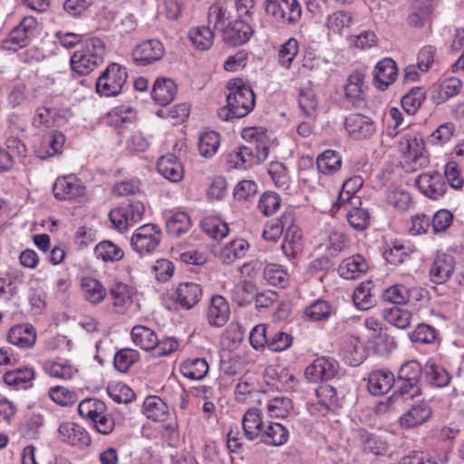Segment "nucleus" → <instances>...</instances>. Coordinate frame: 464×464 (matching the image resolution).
I'll list each match as a JSON object with an SVG mask.
<instances>
[{"label":"nucleus","instance_id":"47","mask_svg":"<svg viewBox=\"0 0 464 464\" xmlns=\"http://www.w3.org/2000/svg\"><path fill=\"white\" fill-rule=\"evenodd\" d=\"M94 254L104 262L120 261L124 256L123 250L109 240L100 242L94 248Z\"/></svg>","mask_w":464,"mask_h":464},{"label":"nucleus","instance_id":"48","mask_svg":"<svg viewBox=\"0 0 464 464\" xmlns=\"http://www.w3.org/2000/svg\"><path fill=\"white\" fill-rule=\"evenodd\" d=\"M291 222L292 212H284L275 223H271L266 226L262 233L263 238L271 242L277 241L285 231V226L291 225Z\"/></svg>","mask_w":464,"mask_h":464},{"label":"nucleus","instance_id":"43","mask_svg":"<svg viewBox=\"0 0 464 464\" xmlns=\"http://www.w3.org/2000/svg\"><path fill=\"white\" fill-rule=\"evenodd\" d=\"M131 338L136 345L146 351H153L158 343L156 334L150 328L136 325L131 330Z\"/></svg>","mask_w":464,"mask_h":464},{"label":"nucleus","instance_id":"30","mask_svg":"<svg viewBox=\"0 0 464 464\" xmlns=\"http://www.w3.org/2000/svg\"><path fill=\"white\" fill-rule=\"evenodd\" d=\"M110 295L118 313H123L132 304L133 291L124 283H114L110 288Z\"/></svg>","mask_w":464,"mask_h":464},{"label":"nucleus","instance_id":"17","mask_svg":"<svg viewBox=\"0 0 464 464\" xmlns=\"http://www.w3.org/2000/svg\"><path fill=\"white\" fill-rule=\"evenodd\" d=\"M61 440L72 446L84 447L91 443L88 432L74 422L62 423L58 429Z\"/></svg>","mask_w":464,"mask_h":464},{"label":"nucleus","instance_id":"8","mask_svg":"<svg viewBox=\"0 0 464 464\" xmlns=\"http://www.w3.org/2000/svg\"><path fill=\"white\" fill-rule=\"evenodd\" d=\"M339 371V363L332 358H317L306 367L304 371L305 377L314 382L319 381H328L334 378Z\"/></svg>","mask_w":464,"mask_h":464},{"label":"nucleus","instance_id":"4","mask_svg":"<svg viewBox=\"0 0 464 464\" xmlns=\"http://www.w3.org/2000/svg\"><path fill=\"white\" fill-rule=\"evenodd\" d=\"M266 13L277 22L295 25L302 16V7L298 0H266Z\"/></svg>","mask_w":464,"mask_h":464},{"label":"nucleus","instance_id":"61","mask_svg":"<svg viewBox=\"0 0 464 464\" xmlns=\"http://www.w3.org/2000/svg\"><path fill=\"white\" fill-rule=\"evenodd\" d=\"M315 393L319 403L328 410H334L339 406V399L336 390L329 384H322L316 390Z\"/></svg>","mask_w":464,"mask_h":464},{"label":"nucleus","instance_id":"15","mask_svg":"<svg viewBox=\"0 0 464 464\" xmlns=\"http://www.w3.org/2000/svg\"><path fill=\"white\" fill-rule=\"evenodd\" d=\"M26 147L17 138H9L5 142V147H0V172L10 170L15 160L24 157Z\"/></svg>","mask_w":464,"mask_h":464},{"label":"nucleus","instance_id":"18","mask_svg":"<svg viewBox=\"0 0 464 464\" xmlns=\"http://www.w3.org/2000/svg\"><path fill=\"white\" fill-rule=\"evenodd\" d=\"M159 173L173 183L181 181L184 178V169L174 154L161 156L157 162Z\"/></svg>","mask_w":464,"mask_h":464},{"label":"nucleus","instance_id":"50","mask_svg":"<svg viewBox=\"0 0 464 464\" xmlns=\"http://www.w3.org/2000/svg\"><path fill=\"white\" fill-rule=\"evenodd\" d=\"M106 410L105 402L95 398H86L78 405L79 414L82 418L89 419L92 421L93 419L98 418L99 415L105 413Z\"/></svg>","mask_w":464,"mask_h":464},{"label":"nucleus","instance_id":"23","mask_svg":"<svg viewBox=\"0 0 464 464\" xmlns=\"http://www.w3.org/2000/svg\"><path fill=\"white\" fill-rule=\"evenodd\" d=\"M288 430L279 422L270 421L265 425L258 440L265 445L279 447L288 440Z\"/></svg>","mask_w":464,"mask_h":464},{"label":"nucleus","instance_id":"53","mask_svg":"<svg viewBox=\"0 0 464 464\" xmlns=\"http://www.w3.org/2000/svg\"><path fill=\"white\" fill-rule=\"evenodd\" d=\"M228 163L233 164L235 168L246 169L255 163L254 148L246 145L238 148L228 156Z\"/></svg>","mask_w":464,"mask_h":464},{"label":"nucleus","instance_id":"14","mask_svg":"<svg viewBox=\"0 0 464 464\" xmlns=\"http://www.w3.org/2000/svg\"><path fill=\"white\" fill-rule=\"evenodd\" d=\"M455 258L448 254H438L430 268V280L435 284H444L455 270Z\"/></svg>","mask_w":464,"mask_h":464},{"label":"nucleus","instance_id":"24","mask_svg":"<svg viewBox=\"0 0 464 464\" xmlns=\"http://www.w3.org/2000/svg\"><path fill=\"white\" fill-rule=\"evenodd\" d=\"M398 74V68L396 63L391 58H384L380 61L375 66L374 79L377 82V87L381 90H385L396 79Z\"/></svg>","mask_w":464,"mask_h":464},{"label":"nucleus","instance_id":"64","mask_svg":"<svg viewBox=\"0 0 464 464\" xmlns=\"http://www.w3.org/2000/svg\"><path fill=\"white\" fill-rule=\"evenodd\" d=\"M347 221L356 230H364L370 224V214L367 209L354 205L347 211Z\"/></svg>","mask_w":464,"mask_h":464},{"label":"nucleus","instance_id":"34","mask_svg":"<svg viewBox=\"0 0 464 464\" xmlns=\"http://www.w3.org/2000/svg\"><path fill=\"white\" fill-rule=\"evenodd\" d=\"M44 373L59 380H71L77 370L69 362L47 360L43 362Z\"/></svg>","mask_w":464,"mask_h":464},{"label":"nucleus","instance_id":"63","mask_svg":"<svg viewBox=\"0 0 464 464\" xmlns=\"http://www.w3.org/2000/svg\"><path fill=\"white\" fill-rule=\"evenodd\" d=\"M268 174L275 185L281 189H287L290 184V177L286 167L278 161L271 162L268 168Z\"/></svg>","mask_w":464,"mask_h":464},{"label":"nucleus","instance_id":"35","mask_svg":"<svg viewBox=\"0 0 464 464\" xmlns=\"http://www.w3.org/2000/svg\"><path fill=\"white\" fill-rule=\"evenodd\" d=\"M65 142V136L58 130H53L44 137L39 150V157L47 159L58 153Z\"/></svg>","mask_w":464,"mask_h":464},{"label":"nucleus","instance_id":"29","mask_svg":"<svg viewBox=\"0 0 464 464\" xmlns=\"http://www.w3.org/2000/svg\"><path fill=\"white\" fill-rule=\"evenodd\" d=\"M345 359L351 366L360 365L366 358L362 342L356 336L346 335L343 340Z\"/></svg>","mask_w":464,"mask_h":464},{"label":"nucleus","instance_id":"27","mask_svg":"<svg viewBox=\"0 0 464 464\" xmlns=\"http://www.w3.org/2000/svg\"><path fill=\"white\" fill-rule=\"evenodd\" d=\"M368 263L362 255H354L344 259L339 266V274L345 279H355L365 274Z\"/></svg>","mask_w":464,"mask_h":464},{"label":"nucleus","instance_id":"56","mask_svg":"<svg viewBox=\"0 0 464 464\" xmlns=\"http://www.w3.org/2000/svg\"><path fill=\"white\" fill-rule=\"evenodd\" d=\"M191 226L189 216L185 212L175 213L171 218L167 221V231L170 236L179 237L186 233Z\"/></svg>","mask_w":464,"mask_h":464},{"label":"nucleus","instance_id":"60","mask_svg":"<svg viewBox=\"0 0 464 464\" xmlns=\"http://www.w3.org/2000/svg\"><path fill=\"white\" fill-rule=\"evenodd\" d=\"M385 320L400 329L407 328L411 321V314L405 309L394 306L384 312Z\"/></svg>","mask_w":464,"mask_h":464},{"label":"nucleus","instance_id":"38","mask_svg":"<svg viewBox=\"0 0 464 464\" xmlns=\"http://www.w3.org/2000/svg\"><path fill=\"white\" fill-rule=\"evenodd\" d=\"M244 139H249V145L254 148L255 163L264 162L269 153V147L266 141L258 138L256 128L245 129L242 132Z\"/></svg>","mask_w":464,"mask_h":464},{"label":"nucleus","instance_id":"28","mask_svg":"<svg viewBox=\"0 0 464 464\" xmlns=\"http://www.w3.org/2000/svg\"><path fill=\"white\" fill-rule=\"evenodd\" d=\"M431 416L430 406L424 402H419L413 405L400 419L401 425L410 429L424 423Z\"/></svg>","mask_w":464,"mask_h":464},{"label":"nucleus","instance_id":"49","mask_svg":"<svg viewBox=\"0 0 464 464\" xmlns=\"http://www.w3.org/2000/svg\"><path fill=\"white\" fill-rule=\"evenodd\" d=\"M264 279L271 285L285 287L288 285L289 276L280 265L268 264L263 271Z\"/></svg>","mask_w":464,"mask_h":464},{"label":"nucleus","instance_id":"11","mask_svg":"<svg viewBox=\"0 0 464 464\" xmlns=\"http://www.w3.org/2000/svg\"><path fill=\"white\" fill-rule=\"evenodd\" d=\"M344 127L349 135L354 140L370 138L375 132V124L372 120L360 113L347 116Z\"/></svg>","mask_w":464,"mask_h":464},{"label":"nucleus","instance_id":"26","mask_svg":"<svg viewBox=\"0 0 464 464\" xmlns=\"http://www.w3.org/2000/svg\"><path fill=\"white\" fill-rule=\"evenodd\" d=\"M285 241L281 248L285 256L293 258L301 250L302 246V233L300 228L295 225V215L293 212L291 225L285 226Z\"/></svg>","mask_w":464,"mask_h":464},{"label":"nucleus","instance_id":"51","mask_svg":"<svg viewBox=\"0 0 464 464\" xmlns=\"http://www.w3.org/2000/svg\"><path fill=\"white\" fill-rule=\"evenodd\" d=\"M317 169L324 174H332L340 169L342 159L332 150H327L317 157Z\"/></svg>","mask_w":464,"mask_h":464},{"label":"nucleus","instance_id":"46","mask_svg":"<svg viewBox=\"0 0 464 464\" xmlns=\"http://www.w3.org/2000/svg\"><path fill=\"white\" fill-rule=\"evenodd\" d=\"M188 38L197 49L205 51L212 46L214 33L209 26H198L189 30Z\"/></svg>","mask_w":464,"mask_h":464},{"label":"nucleus","instance_id":"58","mask_svg":"<svg viewBox=\"0 0 464 464\" xmlns=\"http://www.w3.org/2000/svg\"><path fill=\"white\" fill-rule=\"evenodd\" d=\"M220 139L216 131L204 132L198 141V151L205 158L214 156L219 147Z\"/></svg>","mask_w":464,"mask_h":464},{"label":"nucleus","instance_id":"19","mask_svg":"<svg viewBox=\"0 0 464 464\" xmlns=\"http://www.w3.org/2000/svg\"><path fill=\"white\" fill-rule=\"evenodd\" d=\"M7 340L19 348H31L36 341V331L29 324H16L9 330Z\"/></svg>","mask_w":464,"mask_h":464},{"label":"nucleus","instance_id":"22","mask_svg":"<svg viewBox=\"0 0 464 464\" xmlns=\"http://www.w3.org/2000/svg\"><path fill=\"white\" fill-rule=\"evenodd\" d=\"M230 308L227 301L221 295H215L211 298L208 309V321L211 326L221 327L228 320Z\"/></svg>","mask_w":464,"mask_h":464},{"label":"nucleus","instance_id":"5","mask_svg":"<svg viewBox=\"0 0 464 464\" xmlns=\"http://www.w3.org/2000/svg\"><path fill=\"white\" fill-rule=\"evenodd\" d=\"M401 145L405 162L411 165L412 170L427 166L429 160L425 155V145L421 138L416 136L404 137Z\"/></svg>","mask_w":464,"mask_h":464},{"label":"nucleus","instance_id":"42","mask_svg":"<svg viewBox=\"0 0 464 464\" xmlns=\"http://www.w3.org/2000/svg\"><path fill=\"white\" fill-rule=\"evenodd\" d=\"M373 284L372 281L361 283L353 291V300L355 306L361 310H368L374 304Z\"/></svg>","mask_w":464,"mask_h":464},{"label":"nucleus","instance_id":"10","mask_svg":"<svg viewBox=\"0 0 464 464\" xmlns=\"http://www.w3.org/2000/svg\"><path fill=\"white\" fill-rule=\"evenodd\" d=\"M254 30L247 21L237 19L228 23L225 28H222V37L224 42L237 46L246 44L253 35Z\"/></svg>","mask_w":464,"mask_h":464},{"label":"nucleus","instance_id":"36","mask_svg":"<svg viewBox=\"0 0 464 464\" xmlns=\"http://www.w3.org/2000/svg\"><path fill=\"white\" fill-rule=\"evenodd\" d=\"M249 244L243 238H237L228 242L219 253V257L224 263L231 264L237 258L246 256Z\"/></svg>","mask_w":464,"mask_h":464},{"label":"nucleus","instance_id":"41","mask_svg":"<svg viewBox=\"0 0 464 464\" xmlns=\"http://www.w3.org/2000/svg\"><path fill=\"white\" fill-rule=\"evenodd\" d=\"M231 299L238 305L243 306L250 304L256 295V286L252 282L244 280L231 289Z\"/></svg>","mask_w":464,"mask_h":464},{"label":"nucleus","instance_id":"25","mask_svg":"<svg viewBox=\"0 0 464 464\" xmlns=\"http://www.w3.org/2000/svg\"><path fill=\"white\" fill-rule=\"evenodd\" d=\"M177 93V85L171 79L159 78L155 81L151 97L156 103L161 106L169 104Z\"/></svg>","mask_w":464,"mask_h":464},{"label":"nucleus","instance_id":"16","mask_svg":"<svg viewBox=\"0 0 464 464\" xmlns=\"http://www.w3.org/2000/svg\"><path fill=\"white\" fill-rule=\"evenodd\" d=\"M202 289L198 284L187 282L180 284L175 293L174 299L181 308L189 310L201 299Z\"/></svg>","mask_w":464,"mask_h":464},{"label":"nucleus","instance_id":"1","mask_svg":"<svg viewBox=\"0 0 464 464\" xmlns=\"http://www.w3.org/2000/svg\"><path fill=\"white\" fill-rule=\"evenodd\" d=\"M227 95V110L222 108L218 116L224 121L231 118H243L255 107V94L250 86L242 79L237 78L228 82Z\"/></svg>","mask_w":464,"mask_h":464},{"label":"nucleus","instance_id":"6","mask_svg":"<svg viewBox=\"0 0 464 464\" xmlns=\"http://www.w3.org/2000/svg\"><path fill=\"white\" fill-rule=\"evenodd\" d=\"M160 236L161 232L156 225H143L131 237V246L140 254L152 252L159 246Z\"/></svg>","mask_w":464,"mask_h":464},{"label":"nucleus","instance_id":"12","mask_svg":"<svg viewBox=\"0 0 464 464\" xmlns=\"http://www.w3.org/2000/svg\"><path fill=\"white\" fill-rule=\"evenodd\" d=\"M85 187L75 176H65L56 179L53 187L54 197L60 200H71L85 193Z\"/></svg>","mask_w":464,"mask_h":464},{"label":"nucleus","instance_id":"55","mask_svg":"<svg viewBox=\"0 0 464 464\" xmlns=\"http://www.w3.org/2000/svg\"><path fill=\"white\" fill-rule=\"evenodd\" d=\"M353 23L352 15L345 11H336L328 15L326 26L329 31L336 34H342L344 29L351 26Z\"/></svg>","mask_w":464,"mask_h":464},{"label":"nucleus","instance_id":"31","mask_svg":"<svg viewBox=\"0 0 464 464\" xmlns=\"http://www.w3.org/2000/svg\"><path fill=\"white\" fill-rule=\"evenodd\" d=\"M81 287L84 298L94 304L102 302L107 295V290L103 285L98 279L92 276L83 277L81 282Z\"/></svg>","mask_w":464,"mask_h":464},{"label":"nucleus","instance_id":"37","mask_svg":"<svg viewBox=\"0 0 464 464\" xmlns=\"http://www.w3.org/2000/svg\"><path fill=\"white\" fill-rule=\"evenodd\" d=\"M359 440L365 452L373 455H384L388 452V444L381 437L368 432L366 430H359Z\"/></svg>","mask_w":464,"mask_h":464},{"label":"nucleus","instance_id":"3","mask_svg":"<svg viewBox=\"0 0 464 464\" xmlns=\"http://www.w3.org/2000/svg\"><path fill=\"white\" fill-rule=\"evenodd\" d=\"M127 69L116 63L107 66L96 81V92L105 97L120 94L127 82Z\"/></svg>","mask_w":464,"mask_h":464},{"label":"nucleus","instance_id":"7","mask_svg":"<svg viewBox=\"0 0 464 464\" xmlns=\"http://www.w3.org/2000/svg\"><path fill=\"white\" fill-rule=\"evenodd\" d=\"M165 48L161 42L156 39L144 41L132 51V59L136 65L146 66L163 58Z\"/></svg>","mask_w":464,"mask_h":464},{"label":"nucleus","instance_id":"2","mask_svg":"<svg viewBox=\"0 0 464 464\" xmlns=\"http://www.w3.org/2000/svg\"><path fill=\"white\" fill-rule=\"evenodd\" d=\"M104 54L105 47L101 39H87L71 56L72 70L80 75H87L102 63Z\"/></svg>","mask_w":464,"mask_h":464},{"label":"nucleus","instance_id":"21","mask_svg":"<svg viewBox=\"0 0 464 464\" xmlns=\"http://www.w3.org/2000/svg\"><path fill=\"white\" fill-rule=\"evenodd\" d=\"M395 384V378L391 371L377 370L369 374L367 387L376 396L387 393Z\"/></svg>","mask_w":464,"mask_h":464},{"label":"nucleus","instance_id":"9","mask_svg":"<svg viewBox=\"0 0 464 464\" xmlns=\"http://www.w3.org/2000/svg\"><path fill=\"white\" fill-rule=\"evenodd\" d=\"M415 183L423 195L432 199L440 198L447 190L444 177L437 171L418 176Z\"/></svg>","mask_w":464,"mask_h":464},{"label":"nucleus","instance_id":"57","mask_svg":"<svg viewBox=\"0 0 464 464\" xmlns=\"http://www.w3.org/2000/svg\"><path fill=\"white\" fill-rule=\"evenodd\" d=\"M293 409V402L287 397H275L267 403V412L272 418H285Z\"/></svg>","mask_w":464,"mask_h":464},{"label":"nucleus","instance_id":"39","mask_svg":"<svg viewBox=\"0 0 464 464\" xmlns=\"http://www.w3.org/2000/svg\"><path fill=\"white\" fill-rule=\"evenodd\" d=\"M334 312L333 305L326 300L317 299L304 310V316L312 322H325Z\"/></svg>","mask_w":464,"mask_h":464},{"label":"nucleus","instance_id":"54","mask_svg":"<svg viewBox=\"0 0 464 464\" xmlns=\"http://www.w3.org/2000/svg\"><path fill=\"white\" fill-rule=\"evenodd\" d=\"M201 229L210 237L222 239L228 234L227 224L213 217L205 218L200 223Z\"/></svg>","mask_w":464,"mask_h":464},{"label":"nucleus","instance_id":"62","mask_svg":"<svg viewBox=\"0 0 464 464\" xmlns=\"http://www.w3.org/2000/svg\"><path fill=\"white\" fill-rule=\"evenodd\" d=\"M299 44L295 38L288 39L283 44L278 52V63L285 68H289L298 54Z\"/></svg>","mask_w":464,"mask_h":464},{"label":"nucleus","instance_id":"52","mask_svg":"<svg viewBox=\"0 0 464 464\" xmlns=\"http://www.w3.org/2000/svg\"><path fill=\"white\" fill-rule=\"evenodd\" d=\"M3 378L8 386L25 387L34 378V372L32 368L16 369L5 372Z\"/></svg>","mask_w":464,"mask_h":464},{"label":"nucleus","instance_id":"44","mask_svg":"<svg viewBox=\"0 0 464 464\" xmlns=\"http://www.w3.org/2000/svg\"><path fill=\"white\" fill-rule=\"evenodd\" d=\"M431 14L430 0H414L411 5V12L407 18L411 26H421Z\"/></svg>","mask_w":464,"mask_h":464},{"label":"nucleus","instance_id":"13","mask_svg":"<svg viewBox=\"0 0 464 464\" xmlns=\"http://www.w3.org/2000/svg\"><path fill=\"white\" fill-rule=\"evenodd\" d=\"M367 90L365 75L359 71H354L348 76L343 86V97L349 103L355 105L364 100Z\"/></svg>","mask_w":464,"mask_h":464},{"label":"nucleus","instance_id":"40","mask_svg":"<svg viewBox=\"0 0 464 464\" xmlns=\"http://www.w3.org/2000/svg\"><path fill=\"white\" fill-rule=\"evenodd\" d=\"M143 412L148 419L162 421L169 414V408L160 397L149 396L143 402Z\"/></svg>","mask_w":464,"mask_h":464},{"label":"nucleus","instance_id":"59","mask_svg":"<svg viewBox=\"0 0 464 464\" xmlns=\"http://www.w3.org/2000/svg\"><path fill=\"white\" fill-rule=\"evenodd\" d=\"M424 100L425 92L421 88L415 87L401 98V106L408 114L413 115Z\"/></svg>","mask_w":464,"mask_h":464},{"label":"nucleus","instance_id":"45","mask_svg":"<svg viewBox=\"0 0 464 464\" xmlns=\"http://www.w3.org/2000/svg\"><path fill=\"white\" fill-rule=\"evenodd\" d=\"M135 117V111L129 105L118 106L108 113L109 123L120 129L132 123Z\"/></svg>","mask_w":464,"mask_h":464},{"label":"nucleus","instance_id":"32","mask_svg":"<svg viewBox=\"0 0 464 464\" xmlns=\"http://www.w3.org/2000/svg\"><path fill=\"white\" fill-rule=\"evenodd\" d=\"M416 288H410L402 284H397L390 286L383 292V299L395 304H405L411 298H417Z\"/></svg>","mask_w":464,"mask_h":464},{"label":"nucleus","instance_id":"20","mask_svg":"<svg viewBox=\"0 0 464 464\" xmlns=\"http://www.w3.org/2000/svg\"><path fill=\"white\" fill-rule=\"evenodd\" d=\"M244 436L250 441L258 440L265 427L262 411L257 408L247 410L242 419Z\"/></svg>","mask_w":464,"mask_h":464},{"label":"nucleus","instance_id":"33","mask_svg":"<svg viewBox=\"0 0 464 464\" xmlns=\"http://www.w3.org/2000/svg\"><path fill=\"white\" fill-rule=\"evenodd\" d=\"M209 366L203 358L188 359L180 364V372L185 378L199 381L205 378Z\"/></svg>","mask_w":464,"mask_h":464}]
</instances>
